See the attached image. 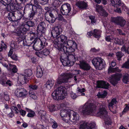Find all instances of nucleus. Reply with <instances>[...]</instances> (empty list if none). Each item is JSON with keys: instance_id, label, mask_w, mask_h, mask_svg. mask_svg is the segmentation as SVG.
<instances>
[{"instance_id": "obj_56", "label": "nucleus", "mask_w": 129, "mask_h": 129, "mask_svg": "<svg viewBox=\"0 0 129 129\" xmlns=\"http://www.w3.org/2000/svg\"><path fill=\"white\" fill-rule=\"evenodd\" d=\"M122 68H125L127 69L129 68V60H128L122 64Z\"/></svg>"}, {"instance_id": "obj_17", "label": "nucleus", "mask_w": 129, "mask_h": 129, "mask_svg": "<svg viewBox=\"0 0 129 129\" xmlns=\"http://www.w3.org/2000/svg\"><path fill=\"white\" fill-rule=\"evenodd\" d=\"M111 2V4L114 7H117L118 6H122V9L124 11L127 10L126 7L124 5H123V4L121 3L120 0H109Z\"/></svg>"}, {"instance_id": "obj_35", "label": "nucleus", "mask_w": 129, "mask_h": 129, "mask_svg": "<svg viewBox=\"0 0 129 129\" xmlns=\"http://www.w3.org/2000/svg\"><path fill=\"white\" fill-rule=\"evenodd\" d=\"M121 70L119 69L118 67L112 68L110 66L108 69V72L109 73H114L115 72H121Z\"/></svg>"}, {"instance_id": "obj_63", "label": "nucleus", "mask_w": 129, "mask_h": 129, "mask_svg": "<svg viewBox=\"0 0 129 129\" xmlns=\"http://www.w3.org/2000/svg\"><path fill=\"white\" fill-rule=\"evenodd\" d=\"M129 110V104L127 105L122 111L123 113H125Z\"/></svg>"}, {"instance_id": "obj_46", "label": "nucleus", "mask_w": 129, "mask_h": 129, "mask_svg": "<svg viewBox=\"0 0 129 129\" xmlns=\"http://www.w3.org/2000/svg\"><path fill=\"white\" fill-rule=\"evenodd\" d=\"M29 94L30 97L34 100H36L37 98V96L35 93L30 91L29 92Z\"/></svg>"}, {"instance_id": "obj_5", "label": "nucleus", "mask_w": 129, "mask_h": 129, "mask_svg": "<svg viewBox=\"0 0 129 129\" xmlns=\"http://www.w3.org/2000/svg\"><path fill=\"white\" fill-rule=\"evenodd\" d=\"M92 61L93 65L97 70L102 69L105 67L106 65L105 61L101 57L94 58Z\"/></svg>"}, {"instance_id": "obj_16", "label": "nucleus", "mask_w": 129, "mask_h": 129, "mask_svg": "<svg viewBox=\"0 0 129 129\" xmlns=\"http://www.w3.org/2000/svg\"><path fill=\"white\" fill-rule=\"evenodd\" d=\"M67 57V53H63L61 56L60 59L62 65L64 66H72L71 64L70 61L68 60Z\"/></svg>"}, {"instance_id": "obj_27", "label": "nucleus", "mask_w": 129, "mask_h": 129, "mask_svg": "<svg viewBox=\"0 0 129 129\" xmlns=\"http://www.w3.org/2000/svg\"><path fill=\"white\" fill-rule=\"evenodd\" d=\"M54 81L53 80H48L44 84V87L46 89L49 90L53 85Z\"/></svg>"}, {"instance_id": "obj_50", "label": "nucleus", "mask_w": 129, "mask_h": 129, "mask_svg": "<svg viewBox=\"0 0 129 129\" xmlns=\"http://www.w3.org/2000/svg\"><path fill=\"white\" fill-rule=\"evenodd\" d=\"M89 18L92 24L95 23L96 22V20L95 17L92 16H89Z\"/></svg>"}, {"instance_id": "obj_13", "label": "nucleus", "mask_w": 129, "mask_h": 129, "mask_svg": "<svg viewBox=\"0 0 129 129\" xmlns=\"http://www.w3.org/2000/svg\"><path fill=\"white\" fill-rule=\"evenodd\" d=\"M81 123L80 129H92L95 126V124L93 123L88 124L85 121H82Z\"/></svg>"}, {"instance_id": "obj_8", "label": "nucleus", "mask_w": 129, "mask_h": 129, "mask_svg": "<svg viewBox=\"0 0 129 129\" xmlns=\"http://www.w3.org/2000/svg\"><path fill=\"white\" fill-rule=\"evenodd\" d=\"M77 46H75L74 44L73 46L67 47L66 46H61V47H58L59 50L62 52H64V53L68 54L69 53H74L75 49H76Z\"/></svg>"}, {"instance_id": "obj_44", "label": "nucleus", "mask_w": 129, "mask_h": 129, "mask_svg": "<svg viewBox=\"0 0 129 129\" xmlns=\"http://www.w3.org/2000/svg\"><path fill=\"white\" fill-rule=\"evenodd\" d=\"M39 115L42 119L45 118L46 114V112L44 110H40L38 112Z\"/></svg>"}, {"instance_id": "obj_53", "label": "nucleus", "mask_w": 129, "mask_h": 129, "mask_svg": "<svg viewBox=\"0 0 129 129\" xmlns=\"http://www.w3.org/2000/svg\"><path fill=\"white\" fill-rule=\"evenodd\" d=\"M42 52L43 56H47L50 53L49 50L47 49H45Z\"/></svg>"}, {"instance_id": "obj_38", "label": "nucleus", "mask_w": 129, "mask_h": 129, "mask_svg": "<svg viewBox=\"0 0 129 129\" xmlns=\"http://www.w3.org/2000/svg\"><path fill=\"white\" fill-rule=\"evenodd\" d=\"M101 33V31H100L95 29L93 31V36L96 38H99L100 37Z\"/></svg>"}, {"instance_id": "obj_11", "label": "nucleus", "mask_w": 129, "mask_h": 129, "mask_svg": "<svg viewBox=\"0 0 129 129\" xmlns=\"http://www.w3.org/2000/svg\"><path fill=\"white\" fill-rule=\"evenodd\" d=\"M71 8L70 5L68 3H66L62 5L60 8L61 13L63 15H69L71 11Z\"/></svg>"}, {"instance_id": "obj_6", "label": "nucleus", "mask_w": 129, "mask_h": 129, "mask_svg": "<svg viewBox=\"0 0 129 129\" xmlns=\"http://www.w3.org/2000/svg\"><path fill=\"white\" fill-rule=\"evenodd\" d=\"M73 111L70 110L62 109L60 112V115L63 120L69 124H71L69 121L71 119V116Z\"/></svg>"}, {"instance_id": "obj_55", "label": "nucleus", "mask_w": 129, "mask_h": 129, "mask_svg": "<svg viewBox=\"0 0 129 129\" xmlns=\"http://www.w3.org/2000/svg\"><path fill=\"white\" fill-rule=\"evenodd\" d=\"M9 65L11 67V68H12V71L13 72L16 73L17 72V69L16 66L12 65L11 64H10Z\"/></svg>"}, {"instance_id": "obj_10", "label": "nucleus", "mask_w": 129, "mask_h": 129, "mask_svg": "<svg viewBox=\"0 0 129 129\" xmlns=\"http://www.w3.org/2000/svg\"><path fill=\"white\" fill-rule=\"evenodd\" d=\"M26 90L22 88H18L15 90V94L18 97H25L27 95Z\"/></svg>"}, {"instance_id": "obj_29", "label": "nucleus", "mask_w": 129, "mask_h": 129, "mask_svg": "<svg viewBox=\"0 0 129 129\" xmlns=\"http://www.w3.org/2000/svg\"><path fill=\"white\" fill-rule=\"evenodd\" d=\"M75 45V46H77L76 43L73 41L72 40H69L68 41L64 43V45H60V46L59 47H61V46H66L67 47L73 46V45Z\"/></svg>"}, {"instance_id": "obj_15", "label": "nucleus", "mask_w": 129, "mask_h": 129, "mask_svg": "<svg viewBox=\"0 0 129 129\" xmlns=\"http://www.w3.org/2000/svg\"><path fill=\"white\" fill-rule=\"evenodd\" d=\"M80 68L84 71H87L89 70L91 66L87 61L85 60H81L80 61L79 64Z\"/></svg>"}, {"instance_id": "obj_9", "label": "nucleus", "mask_w": 129, "mask_h": 129, "mask_svg": "<svg viewBox=\"0 0 129 129\" xmlns=\"http://www.w3.org/2000/svg\"><path fill=\"white\" fill-rule=\"evenodd\" d=\"M45 41L37 40L33 46L34 49L37 51L41 50L45 46Z\"/></svg>"}, {"instance_id": "obj_59", "label": "nucleus", "mask_w": 129, "mask_h": 129, "mask_svg": "<svg viewBox=\"0 0 129 129\" xmlns=\"http://www.w3.org/2000/svg\"><path fill=\"white\" fill-rule=\"evenodd\" d=\"M19 113L22 116H24L26 113V112L22 109L20 110L19 111Z\"/></svg>"}, {"instance_id": "obj_21", "label": "nucleus", "mask_w": 129, "mask_h": 129, "mask_svg": "<svg viewBox=\"0 0 129 129\" xmlns=\"http://www.w3.org/2000/svg\"><path fill=\"white\" fill-rule=\"evenodd\" d=\"M95 9L96 11L99 13L101 15L105 17L107 16L108 15V14L101 6L96 4L95 6Z\"/></svg>"}, {"instance_id": "obj_51", "label": "nucleus", "mask_w": 129, "mask_h": 129, "mask_svg": "<svg viewBox=\"0 0 129 129\" xmlns=\"http://www.w3.org/2000/svg\"><path fill=\"white\" fill-rule=\"evenodd\" d=\"M57 106H55L54 105H52L49 107V109L50 111H53L56 110L57 108Z\"/></svg>"}, {"instance_id": "obj_39", "label": "nucleus", "mask_w": 129, "mask_h": 129, "mask_svg": "<svg viewBox=\"0 0 129 129\" xmlns=\"http://www.w3.org/2000/svg\"><path fill=\"white\" fill-rule=\"evenodd\" d=\"M24 74L26 77H30L32 74L33 73L32 70L30 69H27L25 70Z\"/></svg>"}, {"instance_id": "obj_12", "label": "nucleus", "mask_w": 129, "mask_h": 129, "mask_svg": "<svg viewBox=\"0 0 129 129\" xmlns=\"http://www.w3.org/2000/svg\"><path fill=\"white\" fill-rule=\"evenodd\" d=\"M62 31V29L59 26H56L52 29L51 34L52 36L54 38H56L59 35Z\"/></svg>"}, {"instance_id": "obj_49", "label": "nucleus", "mask_w": 129, "mask_h": 129, "mask_svg": "<svg viewBox=\"0 0 129 129\" xmlns=\"http://www.w3.org/2000/svg\"><path fill=\"white\" fill-rule=\"evenodd\" d=\"M11 112H14L16 114H18L19 112V111L17 107L15 106H12L10 108Z\"/></svg>"}, {"instance_id": "obj_4", "label": "nucleus", "mask_w": 129, "mask_h": 129, "mask_svg": "<svg viewBox=\"0 0 129 129\" xmlns=\"http://www.w3.org/2000/svg\"><path fill=\"white\" fill-rule=\"evenodd\" d=\"M74 77V80L76 82L77 80L76 76L71 73H62L58 77L56 82V84H61L63 83H67L69 79Z\"/></svg>"}, {"instance_id": "obj_60", "label": "nucleus", "mask_w": 129, "mask_h": 129, "mask_svg": "<svg viewBox=\"0 0 129 129\" xmlns=\"http://www.w3.org/2000/svg\"><path fill=\"white\" fill-rule=\"evenodd\" d=\"M13 0H2V2H3L2 3L3 5L4 6L6 5V3H8L9 4L11 2H12Z\"/></svg>"}, {"instance_id": "obj_45", "label": "nucleus", "mask_w": 129, "mask_h": 129, "mask_svg": "<svg viewBox=\"0 0 129 129\" xmlns=\"http://www.w3.org/2000/svg\"><path fill=\"white\" fill-rule=\"evenodd\" d=\"M29 113L27 114V116L28 117H34L35 115V112L31 110H29L28 111Z\"/></svg>"}, {"instance_id": "obj_20", "label": "nucleus", "mask_w": 129, "mask_h": 129, "mask_svg": "<svg viewBox=\"0 0 129 129\" xmlns=\"http://www.w3.org/2000/svg\"><path fill=\"white\" fill-rule=\"evenodd\" d=\"M117 102L116 99L114 98L109 103L108 105V108L109 110L113 114H115L116 112L114 105Z\"/></svg>"}, {"instance_id": "obj_19", "label": "nucleus", "mask_w": 129, "mask_h": 129, "mask_svg": "<svg viewBox=\"0 0 129 129\" xmlns=\"http://www.w3.org/2000/svg\"><path fill=\"white\" fill-rule=\"evenodd\" d=\"M67 58L70 61L71 65H73L75 61L77 60V57L74 53L67 54Z\"/></svg>"}, {"instance_id": "obj_34", "label": "nucleus", "mask_w": 129, "mask_h": 129, "mask_svg": "<svg viewBox=\"0 0 129 129\" xmlns=\"http://www.w3.org/2000/svg\"><path fill=\"white\" fill-rule=\"evenodd\" d=\"M18 81L21 83H25L27 78L24 75L21 74L18 76Z\"/></svg>"}, {"instance_id": "obj_33", "label": "nucleus", "mask_w": 129, "mask_h": 129, "mask_svg": "<svg viewBox=\"0 0 129 129\" xmlns=\"http://www.w3.org/2000/svg\"><path fill=\"white\" fill-rule=\"evenodd\" d=\"M38 0H33L32 2H33L34 4L33 6L32 7V9L33 10H34L35 9V11L36 10L41 8V6L39 5L38 3Z\"/></svg>"}, {"instance_id": "obj_61", "label": "nucleus", "mask_w": 129, "mask_h": 129, "mask_svg": "<svg viewBox=\"0 0 129 129\" xmlns=\"http://www.w3.org/2000/svg\"><path fill=\"white\" fill-rule=\"evenodd\" d=\"M36 54L38 57L41 58H42L43 56L42 51L37 52L36 53Z\"/></svg>"}, {"instance_id": "obj_37", "label": "nucleus", "mask_w": 129, "mask_h": 129, "mask_svg": "<svg viewBox=\"0 0 129 129\" xmlns=\"http://www.w3.org/2000/svg\"><path fill=\"white\" fill-rule=\"evenodd\" d=\"M56 19L63 24H65L67 23V21L61 15H59Z\"/></svg>"}, {"instance_id": "obj_42", "label": "nucleus", "mask_w": 129, "mask_h": 129, "mask_svg": "<svg viewBox=\"0 0 129 129\" xmlns=\"http://www.w3.org/2000/svg\"><path fill=\"white\" fill-rule=\"evenodd\" d=\"M9 20L10 21H14L15 20V17L14 14L12 12H10L8 16Z\"/></svg>"}, {"instance_id": "obj_57", "label": "nucleus", "mask_w": 129, "mask_h": 129, "mask_svg": "<svg viewBox=\"0 0 129 129\" xmlns=\"http://www.w3.org/2000/svg\"><path fill=\"white\" fill-rule=\"evenodd\" d=\"M29 87L30 90V91H31L32 90H34L37 89V88L38 86L36 85H31L29 86Z\"/></svg>"}, {"instance_id": "obj_47", "label": "nucleus", "mask_w": 129, "mask_h": 129, "mask_svg": "<svg viewBox=\"0 0 129 129\" xmlns=\"http://www.w3.org/2000/svg\"><path fill=\"white\" fill-rule=\"evenodd\" d=\"M7 48V46L3 41H2L0 45V51H2L4 49H5Z\"/></svg>"}, {"instance_id": "obj_23", "label": "nucleus", "mask_w": 129, "mask_h": 129, "mask_svg": "<svg viewBox=\"0 0 129 129\" xmlns=\"http://www.w3.org/2000/svg\"><path fill=\"white\" fill-rule=\"evenodd\" d=\"M0 83L4 86H6V85H7L11 86L13 85V83L11 80H7V79L5 76H4L3 78H1Z\"/></svg>"}, {"instance_id": "obj_3", "label": "nucleus", "mask_w": 129, "mask_h": 129, "mask_svg": "<svg viewBox=\"0 0 129 129\" xmlns=\"http://www.w3.org/2000/svg\"><path fill=\"white\" fill-rule=\"evenodd\" d=\"M66 88L63 86H60L55 90L52 93V96L53 99L55 100L63 99L65 96Z\"/></svg>"}, {"instance_id": "obj_41", "label": "nucleus", "mask_w": 129, "mask_h": 129, "mask_svg": "<svg viewBox=\"0 0 129 129\" xmlns=\"http://www.w3.org/2000/svg\"><path fill=\"white\" fill-rule=\"evenodd\" d=\"M57 109H60L61 108L63 109L66 108L67 107V104L66 103H62L58 105H57Z\"/></svg>"}, {"instance_id": "obj_18", "label": "nucleus", "mask_w": 129, "mask_h": 129, "mask_svg": "<svg viewBox=\"0 0 129 129\" xmlns=\"http://www.w3.org/2000/svg\"><path fill=\"white\" fill-rule=\"evenodd\" d=\"M122 76L121 74H116L113 75L112 76V78L110 81V83L113 85L116 84L118 81L119 80Z\"/></svg>"}, {"instance_id": "obj_52", "label": "nucleus", "mask_w": 129, "mask_h": 129, "mask_svg": "<svg viewBox=\"0 0 129 129\" xmlns=\"http://www.w3.org/2000/svg\"><path fill=\"white\" fill-rule=\"evenodd\" d=\"M70 97L73 100L75 99L78 96L76 93H74L72 91L70 93Z\"/></svg>"}, {"instance_id": "obj_14", "label": "nucleus", "mask_w": 129, "mask_h": 129, "mask_svg": "<svg viewBox=\"0 0 129 129\" xmlns=\"http://www.w3.org/2000/svg\"><path fill=\"white\" fill-rule=\"evenodd\" d=\"M7 3L6 4L5 6L7 5L6 7L7 10L8 11H15V10L20 9L19 6L17 4H15L14 3H12L9 4H8Z\"/></svg>"}, {"instance_id": "obj_43", "label": "nucleus", "mask_w": 129, "mask_h": 129, "mask_svg": "<svg viewBox=\"0 0 129 129\" xmlns=\"http://www.w3.org/2000/svg\"><path fill=\"white\" fill-rule=\"evenodd\" d=\"M114 40V42L118 44L122 45L124 43L122 39H119L117 38H115Z\"/></svg>"}, {"instance_id": "obj_30", "label": "nucleus", "mask_w": 129, "mask_h": 129, "mask_svg": "<svg viewBox=\"0 0 129 129\" xmlns=\"http://www.w3.org/2000/svg\"><path fill=\"white\" fill-rule=\"evenodd\" d=\"M86 91L84 88H81L78 87L77 88V93L78 96H85V94L84 93Z\"/></svg>"}, {"instance_id": "obj_7", "label": "nucleus", "mask_w": 129, "mask_h": 129, "mask_svg": "<svg viewBox=\"0 0 129 129\" xmlns=\"http://www.w3.org/2000/svg\"><path fill=\"white\" fill-rule=\"evenodd\" d=\"M111 20L112 22L122 27L124 26L126 22L125 19L121 16H117L116 17H112Z\"/></svg>"}, {"instance_id": "obj_54", "label": "nucleus", "mask_w": 129, "mask_h": 129, "mask_svg": "<svg viewBox=\"0 0 129 129\" xmlns=\"http://www.w3.org/2000/svg\"><path fill=\"white\" fill-rule=\"evenodd\" d=\"M124 55V54L121 52H118L116 53V56L119 60H120L121 58Z\"/></svg>"}, {"instance_id": "obj_24", "label": "nucleus", "mask_w": 129, "mask_h": 129, "mask_svg": "<svg viewBox=\"0 0 129 129\" xmlns=\"http://www.w3.org/2000/svg\"><path fill=\"white\" fill-rule=\"evenodd\" d=\"M45 23L43 22L40 23L37 27V32L38 33H44L45 29Z\"/></svg>"}, {"instance_id": "obj_48", "label": "nucleus", "mask_w": 129, "mask_h": 129, "mask_svg": "<svg viewBox=\"0 0 129 129\" xmlns=\"http://www.w3.org/2000/svg\"><path fill=\"white\" fill-rule=\"evenodd\" d=\"M129 75L127 74H126L124 76L123 79V82L125 83H126L129 80Z\"/></svg>"}, {"instance_id": "obj_58", "label": "nucleus", "mask_w": 129, "mask_h": 129, "mask_svg": "<svg viewBox=\"0 0 129 129\" xmlns=\"http://www.w3.org/2000/svg\"><path fill=\"white\" fill-rule=\"evenodd\" d=\"M45 128L43 125L38 124H37L36 127L34 129H44Z\"/></svg>"}, {"instance_id": "obj_62", "label": "nucleus", "mask_w": 129, "mask_h": 129, "mask_svg": "<svg viewBox=\"0 0 129 129\" xmlns=\"http://www.w3.org/2000/svg\"><path fill=\"white\" fill-rule=\"evenodd\" d=\"M16 43L14 41H12L11 43V46L12 48H14L16 47Z\"/></svg>"}, {"instance_id": "obj_28", "label": "nucleus", "mask_w": 129, "mask_h": 129, "mask_svg": "<svg viewBox=\"0 0 129 129\" xmlns=\"http://www.w3.org/2000/svg\"><path fill=\"white\" fill-rule=\"evenodd\" d=\"M76 5L81 9H86L87 6V3L83 1L78 2L76 3Z\"/></svg>"}, {"instance_id": "obj_40", "label": "nucleus", "mask_w": 129, "mask_h": 129, "mask_svg": "<svg viewBox=\"0 0 129 129\" xmlns=\"http://www.w3.org/2000/svg\"><path fill=\"white\" fill-rule=\"evenodd\" d=\"M115 38L112 36H107L105 37L106 40L109 42H114Z\"/></svg>"}, {"instance_id": "obj_1", "label": "nucleus", "mask_w": 129, "mask_h": 129, "mask_svg": "<svg viewBox=\"0 0 129 129\" xmlns=\"http://www.w3.org/2000/svg\"><path fill=\"white\" fill-rule=\"evenodd\" d=\"M96 103L94 101L90 100L81 106L80 109L82 110V112L84 114L100 116L102 118H104L106 124L108 125L111 124V121L107 115V107L105 104L100 105L98 111L97 112L96 110Z\"/></svg>"}, {"instance_id": "obj_25", "label": "nucleus", "mask_w": 129, "mask_h": 129, "mask_svg": "<svg viewBox=\"0 0 129 129\" xmlns=\"http://www.w3.org/2000/svg\"><path fill=\"white\" fill-rule=\"evenodd\" d=\"M97 83V86L98 88L107 89L109 86L108 83L103 81H99Z\"/></svg>"}, {"instance_id": "obj_22", "label": "nucleus", "mask_w": 129, "mask_h": 129, "mask_svg": "<svg viewBox=\"0 0 129 129\" xmlns=\"http://www.w3.org/2000/svg\"><path fill=\"white\" fill-rule=\"evenodd\" d=\"M45 17L46 20L50 23H53L55 21V18L51 13L47 12L45 15Z\"/></svg>"}, {"instance_id": "obj_2", "label": "nucleus", "mask_w": 129, "mask_h": 129, "mask_svg": "<svg viewBox=\"0 0 129 129\" xmlns=\"http://www.w3.org/2000/svg\"><path fill=\"white\" fill-rule=\"evenodd\" d=\"M34 25V22L29 21L26 22L25 24H22L19 27L15 29L12 32L13 33H15L18 36H20L19 38L21 39V40H24L25 38L24 34L28 30L29 27H33Z\"/></svg>"}, {"instance_id": "obj_64", "label": "nucleus", "mask_w": 129, "mask_h": 129, "mask_svg": "<svg viewBox=\"0 0 129 129\" xmlns=\"http://www.w3.org/2000/svg\"><path fill=\"white\" fill-rule=\"evenodd\" d=\"M11 58L15 60H17L18 59V58L17 56L15 54H13L12 56H11Z\"/></svg>"}, {"instance_id": "obj_32", "label": "nucleus", "mask_w": 129, "mask_h": 129, "mask_svg": "<svg viewBox=\"0 0 129 129\" xmlns=\"http://www.w3.org/2000/svg\"><path fill=\"white\" fill-rule=\"evenodd\" d=\"M43 75V73L42 69L40 67L37 68L36 76L38 78H41Z\"/></svg>"}, {"instance_id": "obj_26", "label": "nucleus", "mask_w": 129, "mask_h": 129, "mask_svg": "<svg viewBox=\"0 0 129 129\" xmlns=\"http://www.w3.org/2000/svg\"><path fill=\"white\" fill-rule=\"evenodd\" d=\"M67 37L63 35H61L59 37L57 38L56 39V41H58V42H63V43L61 45H64V43H66L67 40Z\"/></svg>"}, {"instance_id": "obj_31", "label": "nucleus", "mask_w": 129, "mask_h": 129, "mask_svg": "<svg viewBox=\"0 0 129 129\" xmlns=\"http://www.w3.org/2000/svg\"><path fill=\"white\" fill-rule=\"evenodd\" d=\"M60 2L59 0H53L52 3V5L55 8V11L57 10V8L58 7L60 4Z\"/></svg>"}, {"instance_id": "obj_36", "label": "nucleus", "mask_w": 129, "mask_h": 129, "mask_svg": "<svg viewBox=\"0 0 129 129\" xmlns=\"http://www.w3.org/2000/svg\"><path fill=\"white\" fill-rule=\"evenodd\" d=\"M72 114L73 117L72 118L73 120L70 121V119L69 120V122H70L71 123L70 124H71L73 122H74L76 120H78L79 119V115L74 111Z\"/></svg>"}]
</instances>
